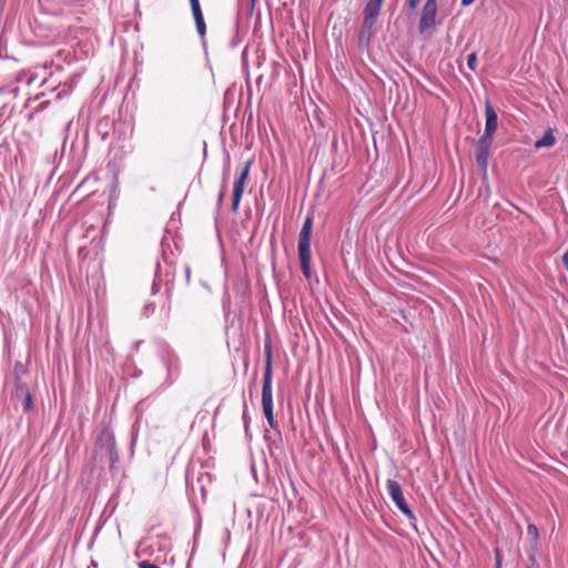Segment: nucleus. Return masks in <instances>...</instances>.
I'll list each match as a JSON object with an SVG mask.
<instances>
[{"label": "nucleus", "instance_id": "nucleus-1", "mask_svg": "<svg viewBox=\"0 0 568 568\" xmlns=\"http://www.w3.org/2000/svg\"><path fill=\"white\" fill-rule=\"evenodd\" d=\"M265 352V369L263 374V385H262V409L263 414L267 420V424L271 428L275 429L277 423L274 419L273 414V390H272V381H273V359H272V346L271 342H265L264 345Z\"/></svg>", "mask_w": 568, "mask_h": 568}, {"label": "nucleus", "instance_id": "nucleus-2", "mask_svg": "<svg viewBox=\"0 0 568 568\" xmlns=\"http://www.w3.org/2000/svg\"><path fill=\"white\" fill-rule=\"evenodd\" d=\"M312 229H313V217L306 216L303 222L302 229L298 234L297 250H298V258L301 263V270L303 275L308 280L311 278V237H312Z\"/></svg>", "mask_w": 568, "mask_h": 568}, {"label": "nucleus", "instance_id": "nucleus-3", "mask_svg": "<svg viewBox=\"0 0 568 568\" xmlns=\"http://www.w3.org/2000/svg\"><path fill=\"white\" fill-rule=\"evenodd\" d=\"M384 0H368L363 9V21L359 31V43L368 42L373 34V28L377 22Z\"/></svg>", "mask_w": 568, "mask_h": 568}, {"label": "nucleus", "instance_id": "nucleus-4", "mask_svg": "<svg viewBox=\"0 0 568 568\" xmlns=\"http://www.w3.org/2000/svg\"><path fill=\"white\" fill-rule=\"evenodd\" d=\"M162 364L166 371L164 381L159 386L160 389L164 390L172 386L181 374V359L179 355L171 348H168L161 357Z\"/></svg>", "mask_w": 568, "mask_h": 568}, {"label": "nucleus", "instance_id": "nucleus-5", "mask_svg": "<svg viewBox=\"0 0 568 568\" xmlns=\"http://www.w3.org/2000/svg\"><path fill=\"white\" fill-rule=\"evenodd\" d=\"M97 453L106 456L110 469L119 462L115 438L113 433L108 428L102 429L97 439Z\"/></svg>", "mask_w": 568, "mask_h": 568}, {"label": "nucleus", "instance_id": "nucleus-6", "mask_svg": "<svg viewBox=\"0 0 568 568\" xmlns=\"http://www.w3.org/2000/svg\"><path fill=\"white\" fill-rule=\"evenodd\" d=\"M386 489L387 493L393 500V503L396 505V507L400 510L403 515L406 516V518L412 523L416 521V516L406 503L402 486L395 479H387L386 480Z\"/></svg>", "mask_w": 568, "mask_h": 568}, {"label": "nucleus", "instance_id": "nucleus-7", "mask_svg": "<svg viewBox=\"0 0 568 568\" xmlns=\"http://www.w3.org/2000/svg\"><path fill=\"white\" fill-rule=\"evenodd\" d=\"M252 163H253L252 160H247L244 163L240 174L235 179V182L233 185L232 205H231V210L234 213L237 212V210H239L240 202H241V199H242V195L244 192V186L247 181Z\"/></svg>", "mask_w": 568, "mask_h": 568}, {"label": "nucleus", "instance_id": "nucleus-8", "mask_svg": "<svg viewBox=\"0 0 568 568\" xmlns=\"http://www.w3.org/2000/svg\"><path fill=\"white\" fill-rule=\"evenodd\" d=\"M438 11L437 0H426L423 8L422 14L418 23V29L420 33L426 32L429 29H433L436 24V17Z\"/></svg>", "mask_w": 568, "mask_h": 568}, {"label": "nucleus", "instance_id": "nucleus-9", "mask_svg": "<svg viewBox=\"0 0 568 568\" xmlns=\"http://www.w3.org/2000/svg\"><path fill=\"white\" fill-rule=\"evenodd\" d=\"M12 396L17 402H20L24 412H30L33 409V397L27 384L21 382L20 378H17L14 382Z\"/></svg>", "mask_w": 568, "mask_h": 568}, {"label": "nucleus", "instance_id": "nucleus-10", "mask_svg": "<svg viewBox=\"0 0 568 568\" xmlns=\"http://www.w3.org/2000/svg\"><path fill=\"white\" fill-rule=\"evenodd\" d=\"M493 141H494L493 139L480 136L476 143V148H475L476 163L484 172L487 171L489 150L491 148Z\"/></svg>", "mask_w": 568, "mask_h": 568}, {"label": "nucleus", "instance_id": "nucleus-11", "mask_svg": "<svg viewBox=\"0 0 568 568\" xmlns=\"http://www.w3.org/2000/svg\"><path fill=\"white\" fill-rule=\"evenodd\" d=\"M498 128V115L494 110L490 102L487 100L485 103V129L484 134L481 136L493 139L494 134Z\"/></svg>", "mask_w": 568, "mask_h": 568}, {"label": "nucleus", "instance_id": "nucleus-12", "mask_svg": "<svg viewBox=\"0 0 568 568\" xmlns=\"http://www.w3.org/2000/svg\"><path fill=\"white\" fill-rule=\"evenodd\" d=\"M192 13L195 20L197 33L203 38L206 32V24L203 18V13L200 7L199 0H190Z\"/></svg>", "mask_w": 568, "mask_h": 568}, {"label": "nucleus", "instance_id": "nucleus-13", "mask_svg": "<svg viewBox=\"0 0 568 568\" xmlns=\"http://www.w3.org/2000/svg\"><path fill=\"white\" fill-rule=\"evenodd\" d=\"M555 143H556V138L552 134V130L549 129L547 132H545V134L542 135L541 139H539L535 142V148L536 149L550 148Z\"/></svg>", "mask_w": 568, "mask_h": 568}, {"label": "nucleus", "instance_id": "nucleus-14", "mask_svg": "<svg viewBox=\"0 0 568 568\" xmlns=\"http://www.w3.org/2000/svg\"><path fill=\"white\" fill-rule=\"evenodd\" d=\"M527 560L525 561V568H536L537 564V547L534 542H530L527 548Z\"/></svg>", "mask_w": 568, "mask_h": 568}, {"label": "nucleus", "instance_id": "nucleus-15", "mask_svg": "<svg viewBox=\"0 0 568 568\" xmlns=\"http://www.w3.org/2000/svg\"><path fill=\"white\" fill-rule=\"evenodd\" d=\"M110 121L109 119H104L99 121L97 125V130L99 134H101L102 139L105 140L109 136Z\"/></svg>", "mask_w": 568, "mask_h": 568}, {"label": "nucleus", "instance_id": "nucleus-16", "mask_svg": "<svg viewBox=\"0 0 568 568\" xmlns=\"http://www.w3.org/2000/svg\"><path fill=\"white\" fill-rule=\"evenodd\" d=\"M527 535L529 536L530 538V542H534L536 545V547L538 548V536H539V532H538V528L535 524H528L527 526Z\"/></svg>", "mask_w": 568, "mask_h": 568}, {"label": "nucleus", "instance_id": "nucleus-17", "mask_svg": "<svg viewBox=\"0 0 568 568\" xmlns=\"http://www.w3.org/2000/svg\"><path fill=\"white\" fill-rule=\"evenodd\" d=\"M229 174H230V160L227 159L223 166L222 183H221L222 189H226Z\"/></svg>", "mask_w": 568, "mask_h": 568}, {"label": "nucleus", "instance_id": "nucleus-18", "mask_svg": "<svg viewBox=\"0 0 568 568\" xmlns=\"http://www.w3.org/2000/svg\"><path fill=\"white\" fill-rule=\"evenodd\" d=\"M467 65L468 68L471 70V71H475L476 70V65H477V55L475 52L470 53L468 57H467Z\"/></svg>", "mask_w": 568, "mask_h": 568}, {"label": "nucleus", "instance_id": "nucleus-19", "mask_svg": "<svg viewBox=\"0 0 568 568\" xmlns=\"http://www.w3.org/2000/svg\"><path fill=\"white\" fill-rule=\"evenodd\" d=\"M155 311V304L154 303H148L143 308V315L150 316Z\"/></svg>", "mask_w": 568, "mask_h": 568}, {"label": "nucleus", "instance_id": "nucleus-20", "mask_svg": "<svg viewBox=\"0 0 568 568\" xmlns=\"http://www.w3.org/2000/svg\"><path fill=\"white\" fill-rule=\"evenodd\" d=\"M242 419H243L244 426L250 425L251 417L248 415V409H247L246 403H244Z\"/></svg>", "mask_w": 568, "mask_h": 568}, {"label": "nucleus", "instance_id": "nucleus-21", "mask_svg": "<svg viewBox=\"0 0 568 568\" xmlns=\"http://www.w3.org/2000/svg\"><path fill=\"white\" fill-rule=\"evenodd\" d=\"M225 192H226V189H222L220 190V193L217 195V201H216V209L220 210L221 209V205L224 201V197H225Z\"/></svg>", "mask_w": 568, "mask_h": 568}, {"label": "nucleus", "instance_id": "nucleus-22", "mask_svg": "<svg viewBox=\"0 0 568 568\" xmlns=\"http://www.w3.org/2000/svg\"><path fill=\"white\" fill-rule=\"evenodd\" d=\"M422 0H406V3L410 11H415L419 6Z\"/></svg>", "mask_w": 568, "mask_h": 568}, {"label": "nucleus", "instance_id": "nucleus-23", "mask_svg": "<svg viewBox=\"0 0 568 568\" xmlns=\"http://www.w3.org/2000/svg\"><path fill=\"white\" fill-rule=\"evenodd\" d=\"M148 548H149V545H146V541H142V542H140L139 548H138V550H136V555H139V556H140V555H142V554H146V552H148V551H146V550H148Z\"/></svg>", "mask_w": 568, "mask_h": 568}, {"label": "nucleus", "instance_id": "nucleus-24", "mask_svg": "<svg viewBox=\"0 0 568 568\" xmlns=\"http://www.w3.org/2000/svg\"><path fill=\"white\" fill-rule=\"evenodd\" d=\"M139 568H160L159 566L148 561V560H142L138 564Z\"/></svg>", "mask_w": 568, "mask_h": 568}, {"label": "nucleus", "instance_id": "nucleus-25", "mask_svg": "<svg viewBox=\"0 0 568 568\" xmlns=\"http://www.w3.org/2000/svg\"><path fill=\"white\" fill-rule=\"evenodd\" d=\"M501 567V557L499 555V551L497 550L496 551V568H500Z\"/></svg>", "mask_w": 568, "mask_h": 568}, {"label": "nucleus", "instance_id": "nucleus-26", "mask_svg": "<svg viewBox=\"0 0 568 568\" xmlns=\"http://www.w3.org/2000/svg\"><path fill=\"white\" fill-rule=\"evenodd\" d=\"M562 263L568 268V250L562 255Z\"/></svg>", "mask_w": 568, "mask_h": 568}, {"label": "nucleus", "instance_id": "nucleus-27", "mask_svg": "<svg viewBox=\"0 0 568 568\" xmlns=\"http://www.w3.org/2000/svg\"><path fill=\"white\" fill-rule=\"evenodd\" d=\"M474 1H475V0H462V1H460V4H462L463 7H468V6H470Z\"/></svg>", "mask_w": 568, "mask_h": 568}, {"label": "nucleus", "instance_id": "nucleus-28", "mask_svg": "<svg viewBox=\"0 0 568 568\" xmlns=\"http://www.w3.org/2000/svg\"><path fill=\"white\" fill-rule=\"evenodd\" d=\"M244 432H245V436H246V438H251V437H252V435H251V433H250V425H245V426H244Z\"/></svg>", "mask_w": 568, "mask_h": 568}, {"label": "nucleus", "instance_id": "nucleus-29", "mask_svg": "<svg viewBox=\"0 0 568 568\" xmlns=\"http://www.w3.org/2000/svg\"><path fill=\"white\" fill-rule=\"evenodd\" d=\"M159 290H160L159 285L156 284V282H154L152 285V293L155 294Z\"/></svg>", "mask_w": 568, "mask_h": 568}, {"label": "nucleus", "instance_id": "nucleus-30", "mask_svg": "<svg viewBox=\"0 0 568 568\" xmlns=\"http://www.w3.org/2000/svg\"><path fill=\"white\" fill-rule=\"evenodd\" d=\"M190 274H191V270L189 266H185V275H186V280L189 281L190 280Z\"/></svg>", "mask_w": 568, "mask_h": 568}]
</instances>
